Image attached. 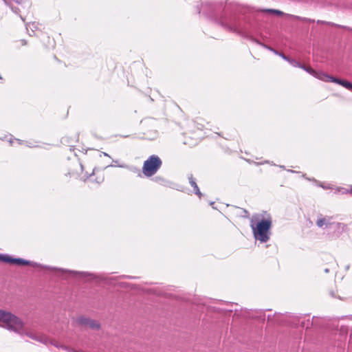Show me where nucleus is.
<instances>
[{
	"label": "nucleus",
	"mask_w": 352,
	"mask_h": 352,
	"mask_svg": "<svg viewBox=\"0 0 352 352\" xmlns=\"http://www.w3.org/2000/svg\"><path fill=\"white\" fill-rule=\"evenodd\" d=\"M118 166H119V167H121V168H124V167H126V166H125V165H124V164H123V165H118Z\"/></svg>",
	"instance_id": "a878e982"
},
{
	"label": "nucleus",
	"mask_w": 352,
	"mask_h": 352,
	"mask_svg": "<svg viewBox=\"0 0 352 352\" xmlns=\"http://www.w3.org/2000/svg\"><path fill=\"white\" fill-rule=\"evenodd\" d=\"M262 11L265 12H267V13L275 14L278 15V16H282V15H285V14L282 11L278 10H275V9H266V10H263Z\"/></svg>",
	"instance_id": "f8f14e48"
},
{
	"label": "nucleus",
	"mask_w": 352,
	"mask_h": 352,
	"mask_svg": "<svg viewBox=\"0 0 352 352\" xmlns=\"http://www.w3.org/2000/svg\"><path fill=\"white\" fill-rule=\"evenodd\" d=\"M305 325V322H304V321H302V322H301V326H302V327H304Z\"/></svg>",
	"instance_id": "bb28decb"
},
{
	"label": "nucleus",
	"mask_w": 352,
	"mask_h": 352,
	"mask_svg": "<svg viewBox=\"0 0 352 352\" xmlns=\"http://www.w3.org/2000/svg\"><path fill=\"white\" fill-rule=\"evenodd\" d=\"M103 154H104V155H105V156H109V155H108L107 153H103Z\"/></svg>",
	"instance_id": "c85d7f7f"
},
{
	"label": "nucleus",
	"mask_w": 352,
	"mask_h": 352,
	"mask_svg": "<svg viewBox=\"0 0 352 352\" xmlns=\"http://www.w3.org/2000/svg\"><path fill=\"white\" fill-rule=\"evenodd\" d=\"M280 167L281 168H285V166H280Z\"/></svg>",
	"instance_id": "7c9ffc66"
},
{
	"label": "nucleus",
	"mask_w": 352,
	"mask_h": 352,
	"mask_svg": "<svg viewBox=\"0 0 352 352\" xmlns=\"http://www.w3.org/2000/svg\"><path fill=\"white\" fill-rule=\"evenodd\" d=\"M263 45L265 48H266V49L269 50H270V51H271V52H272V51L274 50V49H273L272 47H269V46H267V45Z\"/></svg>",
	"instance_id": "aec40b11"
},
{
	"label": "nucleus",
	"mask_w": 352,
	"mask_h": 352,
	"mask_svg": "<svg viewBox=\"0 0 352 352\" xmlns=\"http://www.w3.org/2000/svg\"><path fill=\"white\" fill-rule=\"evenodd\" d=\"M272 52H274L275 54L276 55H278V54H280V52H278L277 50H274L272 51Z\"/></svg>",
	"instance_id": "412c9836"
},
{
	"label": "nucleus",
	"mask_w": 352,
	"mask_h": 352,
	"mask_svg": "<svg viewBox=\"0 0 352 352\" xmlns=\"http://www.w3.org/2000/svg\"><path fill=\"white\" fill-rule=\"evenodd\" d=\"M188 180H189V183L190 184V186L193 188L194 189V192L195 194H196L197 195H198L199 197H201V193L199 190V188L196 183V181H195V179L192 177V175H190L189 177H188Z\"/></svg>",
	"instance_id": "9b49d317"
},
{
	"label": "nucleus",
	"mask_w": 352,
	"mask_h": 352,
	"mask_svg": "<svg viewBox=\"0 0 352 352\" xmlns=\"http://www.w3.org/2000/svg\"><path fill=\"white\" fill-rule=\"evenodd\" d=\"M162 164L161 159L157 155H152L144 161L142 173L146 177H151L157 172Z\"/></svg>",
	"instance_id": "7ed1b4c3"
},
{
	"label": "nucleus",
	"mask_w": 352,
	"mask_h": 352,
	"mask_svg": "<svg viewBox=\"0 0 352 352\" xmlns=\"http://www.w3.org/2000/svg\"><path fill=\"white\" fill-rule=\"evenodd\" d=\"M287 16L291 17V18H293V19H298V20H301V21H308L307 19L306 18H302L300 16H295V15H292V14H287Z\"/></svg>",
	"instance_id": "2eb2a0df"
},
{
	"label": "nucleus",
	"mask_w": 352,
	"mask_h": 352,
	"mask_svg": "<svg viewBox=\"0 0 352 352\" xmlns=\"http://www.w3.org/2000/svg\"><path fill=\"white\" fill-rule=\"evenodd\" d=\"M77 322L81 325L87 326L93 329H97L100 327L99 324L96 321L84 317L78 318Z\"/></svg>",
	"instance_id": "1a4fd4ad"
},
{
	"label": "nucleus",
	"mask_w": 352,
	"mask_h": 352,
	"mask_svg": "<svg viewBox=\"0 0 352 352\" xmlns=\"http://www.w3.org/2000/svg\"><path fill=\"white\" fill-rule=\"evenodd\" d=\"M21 43H22V45H26V41H25V40H21Z\"/></svg>",
	"instance_id": "5701e85b"
},
{
	"label": "nucleus",
	"mask_w": 352,
	"mask_h": 352,
	"mask_svg": "<svg viewBox=\"0 0 352 352\" xmlns=\"http://www.w3.org/2000/svg\"><path fill=\"white\" fill-rule=\"evenodd\" d=\"M300 68L302 69L303 70L306 71L310 75L314 76L315 78H316L320 80L325 82V80L327 79V78H328V74H327L322 72L315 71L314 69H312L310 67H307L304 65H302Z\"/></svg>",
	"instance_id": "0eeeda50"
},
{
	"label": "nucleus",
	"mask_w": 352,
	"mask_h": 352,
	"mask_svg": "<svg viewBox=\"0 0 352 352\" xmlns=\"http://www.w3.org/2000/svg\"><path fill=\"white\" fill-rule=\"evenodd\" d=\"M331 217H323L322 214H320L316 222V226L320 228H331L332 226L339 228L342 224L340 223L331 222Z\"/></svg>",
	"instance_id": "423d86ee"
},
{
	"label": "nucleus",
	"mask_w": 352,
	"mask_h": 352,
	"mask_svg": "<svg viewBox=\"0 0 352 352\" xmlns=\"http://www.w3.org/2000/svg\"><path fill=\"white\" fill-rule=\"evenodd\" d=\"M20 144H21V141L19 139L16 140Z\"/></svg>",
	"instance_id": "c756f323"
},
{
	"label": "nucleus",
	"mask_w": 352,
	"mask_h": 352,
	"mask_svg": "<svg viewBox=\"0 0 352 352\" xmlns=\"http://www.w3.org/2000/svg\"><path fill=\"white\" fill-rule=\"evenodd\" d=\"M272 226L271 217L260 218L259 215H254L250 220L254 238L261 243H266L270 238V230Z\"/></svg>",
	"instance_id": "f03ea898"
},
{
	"label": "nucleus",
	"mask_w": 352,
	"mask_h": 352,
	"mask_svg": "<svg viewBox=\"0 0 352 352\" xmlns=\"http://www.w3.org/2000/svg\"><path fill=\"white\" fill-rule=\"evenodd\" d=\"M12 263L16 264L17 265H30L33 267L38 266V264L36 263L30 262L29 261L20 258H13L12 259Z\"/></svg>",
	"instance_id": "9d476101"
},
{
	"label": "nucleus",
	"mask_w": 352,
	"mask_h": 352,
	"mask_svg": "<svg viewBox=\"0 0 352 352\" xmlns=\"http://www.w3.org/2000/svg\"><path fill=\"white\" fill-rule=\"evenodd\" d=\"M278 56H280L283 60L287 61L289 60V57L285 56L283 53L282 52H280V54H278Z\"/></svg>",
	"instance_id": "f3484780"
},
{
	"label": "nucleus",
	"mask_w": 352,
	"mask_h": 352,
	"mask_svg": "<svg viewBox=\"0 0 352 352\" xmlns=\"http://www.w3.org/2000/svg\"><path fill=\"white\" fill-rule=\"evenodd\" d=\"M320 186L322 187V188H324V189H327L328 188L327 187L324 186V185L320 184Z\"/></svg>",
	"instance_id": "b1692460"
},
{
	"label": "nucleus",
	"mask_w": 352,
	"mask_h": 352,
	"mask_svg": "<svg viewBox=\"0 0 352 352\" xmlns=\"http://www.w3.org/2000/svg\"><path fill=\"white\" fill-rule=\"evenodd\" d=\"M201 11H202L204 14L207 17L214 20L226 30L236 32L238 30V21L236 17L233 15H228L226 13L218 16L214 5L208 3L202 4L201 10H199V13H200Z\"/></svg>",
	"instance_id": "f257e3e1"
},
{
	"label": "nucleus",
	"mask_w": 352,
	"mask_h": 352,
	"mask_svg": "<svg viewBox=\"0 0 352 352\" xmlns=\"http://www.w3.org/2000/svg\"><path fill=\"white\" fill-rule=\"evenodd\" d=\"M102 181H103V178H100L99 180H97L96 182L98 184H100L101 182H102Z\"/></svg>",
	"instance_id": "4be33fe9"
},
{
	"label": "nucleus",
	"mask_w": 352,
	"mask_h": 352,
	"mask_svg": "<svg viewBox=\"0 0 352 352\" xmlns=\"http://www.w3.org/2000/svg\"><path fill=\"white\" fill-rule=\"evenodd\" d=\"M5 3L8 5L13 12L19 14L21 19L24 21L21 13L28 11L30 8V2L29 0H3Z\"/></svg>",
	"instance_id": "20e7f679"
},
{
	"label": "nucleus",
	"mask_w": 352,
	"mask_h": 352,
	"mask_svg": "<svg viewBox=\"0 0 352 352\" xmlns=\"http://www.w3.org/2000/svg\"><path fill=\"white\" fill-rule=\"evenodd\" d=\"M28 146L29 147H34V145L30 144H28Z\"/></svg>",
	"instance_id": "cd10ccee"
},
{
	"label": "nucleus",
	"mask_w": 352,
	"mask_h": 352,
	"mask_svg": "<svg viewBox=\"0 0 352 352\" xmlns=\"http://www.w3.org/2000/svg\"><path fill=\"white\" fill-rule=\"evenodd\" d=\"M28 27L30 28L32 30V31H34V29H37V25L35 23L29 24Z\"/></svg>",
	"instance_id": "a211bd4d"
},
{
	"label": "nucleus",
	"mask_w": 352,
	"mask_h": 352,
	"mask_svg": "<svg viewBox=\"0 0 352 352\" xmlns=\"http://www.w3.org/2000/svg\"><path fill=\"white\" fill-rule=\"evenodd\" d=\"M287 62L292 65L293 67H299L300 68L301 67V65L302 64L300 63L299 62H298L297 60H296L295 59H293V58H289V60H287Z\"/></svg>",
	"instance_id": "4468645a"
},
{
	"label": "nucleus",
	"mask_w": 352,
	"mask_h": 352,
	"mask_svg": "<svg viewBox=\"0 0 352 352\" xmlns=\"http://www.w3.org/2000/svg\"><path fill=\"white\" fill-rule=\"evenodd\" d=\"M263 45L265 48H266V49L269 50H270V51H271V52H272V51L274 50V49H273L272 47H269V46H267V45Z\"/></svg>",
	"instance_id": "6ab92c4d"
},
{
	"label": "nucleus",
	"mask_w": 352,
	"mask_h": 352,
	"mask_svg": "<svg viewBox=\"0 0 352 352\" xmlns=\"http://www.w3.org/2000/svg\"><path fill=\"white\" fill-rule=\"evenodd\" d=\"M329 272V269H328V268H326V269L324 270V272H325V273H328Z\"/></svg>",
	"instance_id": "393cba45"
},
{
	"label": "nucleus",
	"mask_w": 352,
	"mask_h": 352,
	"mask_svg": "<svg viewBox=\"0 0 352 352\" xmlns=\"http://www.w3.org/2000/svg\"><path fill=\"white\" fill-rule=\"evenodd\" d=\"M44 269L53 270L58 272L61 276L65 277L78 276L80 278H89L91 279L95 278L96 276L86 272L69 271L61 268L52 267L50 266H43Z\"/></svg>",
	"instance_id": "39448f33"
},
{
	"label": "nucleus",
	"mask_w": 352,
	"mask_h": 352,
	"mask_svg": "<svg viewBox=\"0 0 352 352\" xmlns=\"http://www.w3.org/2000/svg\"><path fill=\"white\" fill-rule=\"evenodd\" d=\"M325 82H336L337 84H339V85L343 86L348 90H350L352 91V83L347 80L339 79V78H337L333 76L328 75V78H327V79L325 80Z\"/></svg>",
	"instance_id": "6e6552de"
},
{
	"label": "nucleus",
	"mask_w": 352,
	"mask_h": 352,
	"mask_svg": "<svg viewBox=\"0 0 352 352\" xmlns=\"http://www.w3.org/2000/svg\"><path fill=\"white\" fill-rule=\"evenodd\" d=\"M288 171L294 173V171L292 170H288Z\"/></svg>",
	"instance_id": "2f4dec72"
},
{
	"label": "nucleus",
	"mask_w": 352,
	"mask_h": 352,
	"mask_svg": "<svg viewBox=\"0 0 352 352\" xmlns=\"http://www.w3.org/2000/svg\"><path fill=\"white\" fill-rule=\"evenodd\" d=\"M12 258H13L10 257L8 254H0V261H1L5 262V263H12Z\"/></svg>",
	"instance_id": "ddd939ff"
},
{
	"label": "nucleus",
	"mask_w": 352,
	"mask_h": 352,
	"mask_svg": "<svg viewBox=\"0 0 352 352\" xmlns=\"http://www.w3.org/2000/svg\"><path fill=\"white\" fill-rule=\"evenodd\" d=\"M157 136H158V133H157V132L156 131H153L151 133V135L148 137L147 139H148V140H155V139H156L157 138Z\"/></svg>",
	"instance_id": "dca6fc26"
}]
</instances>
